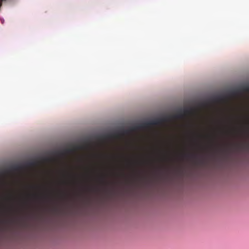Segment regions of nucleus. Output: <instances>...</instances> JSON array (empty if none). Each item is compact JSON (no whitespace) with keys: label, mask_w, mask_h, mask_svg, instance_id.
<instances>
[{"label":"nucleus","mask_w":249,"mask_h":249,"mask_svg":"<svg viewBox=\"0 0 249 249\" xmlns=\"http://www.w3.org/2000/svg\"><path fill=\"white\" fill-rule=\"evenodd\" d=\"M128 133V130H123L122 131V133L123 134H125V133Z\"/></svg>","instance_id":"11"},{"label":"nucleus","mask_w":249,"mask_h":249,"mask_svg":"<svg viewBox=\"0 0 249 249\" xmlns=\"http://www.w3.org/2000/svg\"><path fill=\"white\" fill-rule=\"evenodd\" d=\"M172 118L175 119H180L184 118V114L183 113L182 110H179L177 113L174 115L172 116Z\"/></svg>","instance_id":"3"},{"label":"nucleus","mask_w":249,"mask_h":249,"mask_svg":"<svg viewBox=\"0 0 249 249\" xmlns=\"http://www.w3.org/2000/svg\"><path fill=\"white\" fill-rule=\"evenodd\" d=\"M226 100V97L224 96H219L216 97L214 99L215 102H222Z\"/></svg>","instance_id":"5"},{"label":"nucleus","mask_w":249,"mask_h":249,"mask_svg":"<svg viewBox=\"0 0 249 249\" xmlns=\"http://www.w3.org/2000/svg\"><path fill=\"white\" fill-rule=\"evenodd\" d=\"M12 168L13 171H17L22 170L23 169V166L21 165H17L13 166Z\"/></svg>","instance_id":"6"},{"label":"nucleus","mask_w":249,"mask_h":249,"mask_svg":"<svg viewBox=\"0 0 249 249\" xmlns=\"http://www.w3.org/2000/svg\"><path fill=\"white\" fill-rule=\"evenodd\" d=\"M168 120V117L155 119L152 121L143 123L136 126H135L131 129V131H135L142 129L146 128L153 125H160L163 124V123L167 122Z\"/></svg>","instance_id":"1"},{"label":"nucleus","mask_w":249,"mask_h":249,"mask_svg":"<svg viewBox=\"0 0 249 249\" xmlns=\"http://www.w3.org/2000/svg\"><path fill=\"white\" fill-rule=\"evenodd\" d=\"M236 94V92L235 91L233 92H232V94L233 95H235Z\"/></svg>","instance_id":"12"},{"label":"nucleus","mask_w":249,"mask_h":249,"mask_svg":"<svg viewBox=\"0 0 249 249\" xmlns=\"http://www.w3.org/2000/svg\"><path fill=\"white\" fill-rule=\"evenodd\" d=\"M118 136V135L117 134H114L112 135H109L107 136H106L104 137V138H116Z\"/></svg>","instance_id":"7"},{"label":"nucleus","mask_w":249,"mask_h":249,"mask_svg":"<svg viewBox=\"0 0 249 249\" xmlns=\"http://www.w3.org/2000/svg\"><path fill=\"white\" fill-rule=\"evenodd\" d=\"M80 147L79 146H75L73 148H67L64 150L63 152H60V154L61 155H64L65 154H70L73 152H74L76 149H79Z\"/></svg>","instance_id":"2"},{"label":"nucleus","mask_w":249,"mask_h":249,"mask_svg":"<svg viewBox=\"0 0 249 249\" xmlns=\"http://www.w3.org/2000/svg\"><path fill=\"white\" fill-rule=\"evenodd\" d=\"M43 160L45 161H50L52 160V159L50 157H46L43 159Z\"/></svg>","instance_id":"10"},{"label":"nucleus","mask_w":249,"mask_h":249,"mask_svg":"<svg viewBox=\"0 0 249 249\" xmlns=\"http://www.w3.org/2000/svg\"><path fill=\"white\" fill-rule=\"evenodd\" d=\"M242 89L244 91L249 92V85L244 87Z\"/></svg>","instance_id":"9"},{"label":"nucleus","mask_w":249,"mask_h":249,"mask_svg":"<svg viewBox=\"0 0 249 249\" xmlns=\"http://www.w3.org/2000/svg\"><path fill=\"white\" fill-rule=\"evenodd\" d=\"M183 113L184 114V117H185L187 115L192 114L194 112V109L192 108H185L182 110Z\"/></svg>","instance_id":"4"},{"label":"nucleus","mask_w":249,"mask_h":249,"mask_svg":"<svg viewBox=\"0 0 249 249\" xmlns=\"http://www.w3.org/2000/svg\"><path fill=\"white\" fill-rule=\"evenodd\" d=\"M36 162L35 161H30V162H29L28 163H27V165L28 166H35L36 164Z\"/></svg>","instance_id":"8"}]
</instances>
